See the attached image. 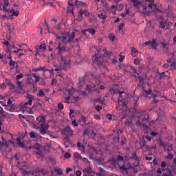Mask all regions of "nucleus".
<instances>
[{
  "mask_svg": "<svg viewBox=\"0 0 176 176\" xmlns=\"http://www.w3.org/2000/svg\"><path fill=\"white\" fill-rule=\"evenodd\" d=\"M37 122L34 124L35 127L36 129H40V133L41 135H45V134H47L48 135H50V131H49V124H46L45 116H39L36 118Z\"/></svg>",
  "mask_w": 176,
  "mask_h": 176,
  "instance_id": "nucleus-1",
  "label": "nucleus"
},
{
  "mask_svg": "<svg viewBox=\"0 0 176 176\" xmlns=\"http://www.w3.org/2000/svg\"><path fill=\"white\" fill-rule=\"evenodd\" d=\"M133 115H135V113H140L141 115H142V116H144L142 118H141V116H138L139 120L137 122V123L138 124H140V126H142V127L143 128V130H144L146 133L149 131V126L145 124V122L149 120V115H148V113L144 111L137 110V109L135 108L133 109Z\"/></svg>",
  "mask_w": 176,
  "mask_h": 176,
  "instance_id": "nucleus-2",
  "label": "nucleus"
},
{
  "mask_svg": "<svg viewBox=\"0 0 176 176\" xmlns=\"http://www.w3.org/2000/svg\"><path fill=\"white\" fill-rule=\"evenodd\" d=\"M148 90H144L145 96L149 98H156V97H159V96H160V91H159L156 88L152 90V88H151V84L148 83Z\"/></svg>",
  "mask_w": 176,
  "mask_h": 176,
  "instance_id": "nucleus-3",
  "label": "nucleus"
},
{
  "mask_svg": "<svg viewBox=\"0 0 176 176\" xmlns=\"http://www.w3.org/2000/svg\"><path fill=\"white\" fill-rule=\"evenodd\" d=\"M85 79L86 82H88L91 85H97L98 82V78L94 75V73L91 72L86 73L85 74Z\"/></svg>",
  "mask_w": 176,
  "mask_h": 176,
  "instance_id": "nucleus-4",
  "label": "nucleus"
},
{
  "mask_svg": "<svg viewBox=\"0 0 176 176\" xmlns=\"http://www.w3.org/2000/svg\"><path fill=\"white\" fill-rule=\"evenodd\" d=\"M58 50V55L63 56V53H65V52H69V48L67 46H63L61 45V43H59L58 47H56Z\"/></svg>",
  "mask_w": 176,
  "mask_h": 176,
  "instance_id": "nucleus-5",
  "label": "nucleus"
},
{
  "mask_svg": "<svg viewBox=\"0 0 176 176\" xmlns=\"http://www.w3.org/2000/svg\"><path fill=\"white\" fill-rule=\"evenodd\" d=\"M97 87V84H89V85H87V91L91 92V93H92V91H100L98 88L95 89V87Z\"/></svg>",
  "mask_w": 176,
  "mask_h": 176,
  "instance_id": "nucleus-6",
  "label": "nucleus"
},
{
  "mask_svg": "<svg viewBox=\"0 0 176 176\" xmlns=\"http://www.w3.org/2000/svg\"><path fill=\"white\" fill-rule=\"evenodd\" d=\"M123 160H124V157L120 155H118L117 157L111 159V162L115 164H119V163H120V162H123Z\"/></svg>",
  "mask_w": 176,
  "mask_h": 176,
  "instance_id": "nucleus-7",
  "label": "nucleus"
},
{
  "mask_svg": "<svg viewBox=\"0 0 176 176\" xmlns=\"http://www.w3.org/2000/svg\"><path fill=\"white\" fill-rule=\"evenodd\" d=\"M61 64H63L65 67L69 65V64H71V59L69 58V56L61 57Z\"/></svg>",
  "mask_w": 176,
  "mask_h": 176,
  "instance_id": "nucleus-8",
  "label": "nucleus"
},
{
  "mask_svg": "<svg viewBox=\"0 0 176 176\" xmlns=\"http://www.w3.org/2000/svg\"><path fill=\"white\" fill-rule=\"evenodd\" d=\"M126 72H130V71H131L132 74H135L138 75V76H140V74H138V72H137V69L133 67L131 65H126Z\"/></svg>",
  "mask_w": 176,
  "mask_h": 176,
  "instance_id": "nucleus-9",
  "label": "nucleus"
},
{
  "mask_svg": "<svg viewBox=\"0 0 176 176\" xmlns=\"http://www.w3.org/2000/svg\"><path fill=\"white\" fill-rule=\"evenodd\" d=\"M63 133L65 134L66 137L72 136L74 135V131L69 126H66L63 130Z\"/></svg>",
  "mask_w": 176,
  "mask_h": 176,
  "instance_id": "nucleus-10",
  "label": "nucleus"
},
{
  "mask_svg": "<svg viewBox=\"0 0 176 176\" xmlns=\"http://www.w3.org/2000/svg\"><path fill=\"white\" fill-rule=\"evenodd\" d=\"M83 14H85V16H86V17H90V12H89L88 10H82L80 9L78 12V16H80V17H82Z\"/></svg>",
  "mask_w": 176,
  "mask_h": 176,
  "instance_id": "nucleus-11",
  "label": "nucleus"
},
{
  "mask_svg": "<svg viewBox=\"0 0 176 176\" xmlns=\"http://www.w3.org/2000/svg\"><path fill=\"white\" fill-rule=\"evenodd\" d=\"M119 89L118 85H113L109 89V91L111 94H116V93L118 94V91H119L118 89Z\"/></svg>",
  "mask_w": 176,
  "mask_h": 176,
  "instance_id": "nucleus-12",
  "label": "nucleus"
},
{
  "mask_svg": "<svg viewBox=\"0 0 176 176\" xmlns=\"http://www.w3.org/2000/svg\"><path fill=\"white\" fill-rule=\"evenodd\" d=\"M76 35V32H72V34H69V33H67V36L69 37V38L67 39V42H69V43H71V42H74V39H75Z\"/></svg>",
  "mask_w": 176,
  "mask_h": 176,
  "instance_id": "nucleus-13",
  "label": "nucleus"
},
{
  "mask_svg": "<svg viewBox=\"0 0 176 176\" xmlns=\"http://www.w3.org/2000/svg\"><path fill=\"white\" fill-rule=\"evenodd\" d=\"M73 0H69L68 1V5H69V11L70 13H72L74 14V10L75 9V5L74 4Z\"/></svg>",
  "mask_w": 176,
  "mask_h": 176,
  "instance_id": "nucleus-14",
  "label": "nucleus"
},
{
  "mask_svg": "<svg viewBox=\"0 0 176 176\" xmlns=\"http://www.w3.org/2000/svg\"><path fill=\"white\" fill-rule=\"evenodd\" d=\"M4 113L5 112L0 113V133H2V122H3V119H6V116Z\"/></svg>",
  "mask_w": 176,
  "mask_h": 176,
  "instance_id": "nucleus-15",
  "label": "nucleus"
},
{
  "mask_svg": "<svg viewBox=\"0 0 176 176\" xmlns=\"http://www.w3.org/2000/svg\"><path fill=\"white\" fill-rule=\"evenodd\" d=\"M165 152H167L168 153H170L171 151H173V144L168 143L165 145V147L164 148Z\"/></svg>",
  "mask_w": 176,
  "mask_h": 176,
  "instance_id": "nucleus-16",
  "label": "nucleus"
},
{
  "mask_svg": "<svg viewBox=\"0 0 176 176\" xmlns=\"http://www.w3.org/2000/svg\"><path fill=\"white\" fill-rule=\"evenodd\" d=\"M98 17L101 19L102 20H107L108 15L105 12H100L98 14Z\"/></svg>",
  "mask_w": 176,
  "mask_h": 176,
  "instance_id": "nucleus-17",
  "label": "nucleus"
},
{
  "mask_svg": "<svg viewBox=\"0 0 176 176\" xmlns=\"http://www.w3.org/2000/svg\"><path fill=\"white\" fill-rule=\"evenodd\" d=\"M130 159L131 160H135V162L138 163V164L140 163V158L138 157V156H137V154L135 153L131 154Z\"/></svg>",
  "mask_w": 176,
  "mask_h": 176,
  "instance_id": "nucleus-18",
  "label": "nucleus"
},
{
  "mask_svg": "<svg viewBox=\"0 0 176 176\" xmlns=\"http://www.w3.org/2000/svg\"><path fill=\"white\" fill-rule=\"evenodd\" d=\"M85 82H86V79L84 77H80L78 78V86L80 87H83V85H85Z\"/></svg>",
  "mask_w": 176,
  "mask_h": 176,
  "instance_id": "nucleus-19",
  "label": "nucleus"
},
{
  "mask_svg": "<svg viewBox=\"0 0 176 176\" xmlns=\"http://www.w3.org/2000/svg\"><path fill=\"white\" fill-rule=\"evenodd\" d=\"M118 94H119V100H124V96H126V92L124 91H118Z\"/></svg>",
  "mask_w": 176,
  "mask_h": 176,
  "instance_id": "nucleus-20",
  "label": "nucleus"
},
{
  "mask_svg": "<svg viewBox=\"0 0 176 176\" xmlns=\"http://www.w3.org/2000/svg\"><path fill=\"white\" fill-rule=\"evenodd\" d=\"M41 107V103L38 102L36 104H34L32 107L30 109L29 113H32V109H38Z\"/></svg>",
  "mask_w": 176,
  "mask_h": 176,
  "instance_id": "nucleus-21",
  "label": "nucleus"
},
{
  "mask_svg": "<svg viewBox=\"0 0 176 176\" xmlns=\"http://www.w3.org/2000/svg\"><path fill=\"white\" fill-rule=\"evenodd\" d=\"M65 139L66 140L64 143L65 148H69L71 146V142L69 140V138H68V136H66Z\"/></svg>",
  "mask_w": 176,
  "mask_h": 176,
  "instance_id": "nucleus-22",
  "label": "nucleus"
},
{
  "mask_svg": "<svg viewBox=\"0 0 176 176\" xmlns=\"http://www.w3.org/2000/svg\"><path fill=\"white\" fill-rule=\"evenodd\" d=\"M80 122H82L84 126H85V124H89V123H87V118L83 115L80 116Z\"/></svg>",
  "mask_w": 176,
  "mask_h": 176,
  "instance_id": "nucleus-23",
  "label": "nucleus"
},
{
  "mask_svg": "<svg viewBox=\"0 0 176 176\" xmlns=\"http://www.w3.org/2000/svg\"><path fill=\"white\" fill-rule=\"evenodd\" d=\"M30 148L32 149H35L36 151H39L41 150V148H42V146L38 143H36L33 146H30Z\"/></svg>",
  "mask_w": 176,
  "mask_h": 176,
  "instance_id": "nucleus-24",
  "label": "nucleus"
},
{
  "mask_svg": "<svg viewBox=\"0 0 176 176\" xmlns=\"http://www.w3.org/2000/svg\"><path fill=\"white\" fill-rule=\"evenodd\" d=\"M94 61H96V63H98V65H99V67L104 64V60H101V57H95Z\"/></svg>",
  "mask_w": 176,
  "mask_h": 176,
  "instance_id": "nucleus-25",
  "label": "nucleus"
},
{
  "mask_svg": "<svg viewBox=\"0 0 176 176\" xmlns=\"http://www.w3.org/2000/svg\"><path fill=\"white\" fill-rule=\"evenodd\" d=\"M16 142H17L19 146H20V148H24V146H25V144H24V142H21V139L20 138H16Z\"/></svg>",
  "mask_w": 176,
  "mask_h": 176,
  "instance_id": "nucleus-26",
  "label": "nucleus"
},
{
  "mask_svg": "<svg viewBox=\"0 0 176 176\" xmlns=\"http://www.w3.org/2000/svg\"><path fill=\"white\" fill-rule=\"evenodd\" d=\"M140 148H146V149H149V146H146V140H143L140 142Z\"/></svg>",
  "mask_w": 176,
  "mask_h": 176,
  "instance_id": "nucleus-27",
  "label": "nucleus"
},
{
  "mask_svg": "<svg viewBox=\"0 0 176 176\" xmlns=\"http://www.w3.org/2000/svg\"><path fill=\"white\" fill-rule=\"evenodd\" d=\"M77 146L79 151H81V152H85V144H82L81 142H78Z\"/></svg>",
  "mask_w": 176,
  "mask_h": 176,
  "instance_id": "nucleus-28",
  "label": "nucleus"
},
{
  "mask_svg": "<svg viewBox=\"0 0 176 176\" xmlns=\"http://www.w3.org/2000/svg\"><path fill=\"white\" fill-rule=\"evenodd\" d=\"M75 6H77V8H78V6H86V3L78 0H75Z\"/></svg>",
  "mask_w": 176,
  "mask_h": 176,
  "instance_id": "nucleus-29",
  "label": "nucleus"
},
{
  "mask_svg": "<svg viewBox=\"0 0 176 176\" xmlns=\"http://www.w3.org/2000/svg\"><path fill=\"white\" fill-rule=\"evenodd\" d=\"M10 13H12V16H16L17 17V16H19V14H20V12H19V10H16L14 8H12L10 11Z\"/></svg>",
  "mask_w": 176,
  "mask_h": 176,
  "instance_id": "nucleus-30",
  "label": "nucleus"
},
{
  "mask_svg": "<svg viewBox=\"0 0 176 176\" xmlns=\"http://www.w3.org/2000/svg\"><path fill=\"white\" fill-rule=\"evenodd\" d=\"M131 56L132 57H137L138 56V50L135 48H132L131 49Z\"/></svg>",
  "mask_w": 176,
  "mask_h": 176,
  "instance_id": "nucleus-31",
  "label": "nucleus"
},
{
  "mask_svg": "<svg viewBox=\"0 0 176 176\" xmlns=\"http://www.w3.org/2000/svg\"><path fill=\"white\" fill-rule=\"evenodd\" d=\"M102 52H104V57H111V56H112V52L107 50H102Z\"/></svg>",
  "mask_w": 176,
  "mask_h": 176,
  "instance_id": "nucleus-32",
  "label": "nucleus"
},
{
  "mask_svg": "<svg viewBox=\"0 0 176 176\" xmlns=\"http://www.w3.org/2000/svg\"><path fill=\"white\" fill-rule=\"evenodd\" d=\"M159 45L157 44V42H156V40L155 39H152V41H151V47H153V49H157V46Z\"/></svg>",
  "mask_w": 176,
  "mask_h": 176,
  "instance_id": "nucleus-33",
  "label": "nucleus"
},
{
  "mask_svg": "<svg viewBox=\"0 0 176 176\" xmlns=\"http://www.w3.org/2000/svg\"><path fill=\"white\" fill-rule=\"evenodd\" d=\"M32 100H28V101L25 102L23 105H22V108H27V105H32Z\"/></svg>",
  "mask_w": 176,
  "mask_h": 176,
  "instance_id": "nucleus-34",
  "label": "nucleus"
},
{
  "mask_svg": "<svg viewBox=\"0 0 176 176\" xmlns=\"http://www.w3.org/2000/svg\"><path fill=\"white\" fill-rule=\"evenodd\" d=\"M83 173L90 175V174H93V173H94V171L91 170V168L89 167V168L84 169Z\"/></svg>",
  "mask_w": 176,
  "mask_h": 176,
  "instance_id": "nucleus-35",
  "label": "nucleus"
},
{
  "mask_svg": "<svg viewBox=\"0 0 176 176\" xmlns=\"http://www.w3.org/2000/svg\"><path fill=\"white\" fill-rule=\"evenodd\" d=\"M99 170H100V171L96 173V175H97L98 176H104V175H105V173H104V168L100 167V168H99Z\"/></svg>",
  "mask_w": 176,
  "mask_h": 176,
  "instance_id": "nucleus-36",
  "label": "nucleus"
},
{
  "mask_svg": "<svg viewBox=\"0 0 176 176\" xmlns=\"http://www.w3.org/2000/svg\"><path fill=\"white\" fill-rule=\"evenodd\" d=\"M35 154L39 156L40 157H45V154L43 153L41 150H37V151L35 152Z\"/></svg>",
  "mask_w": 176,
  "mask_h": 176,
  "instance_id": "nucleus-37",
  "label": "nucleus"
},
{
  "mask_svg": "<svg viewBox=\"0 0 176 176\" xmlns=\"http://www.w3.org/2000/svg\"><path fill=\"white\" fill-rule=\"evenodd\" d=\"M25 97V98H28V100H35V96H34L32 94H30V93H27Z\"/></svg>",
  "mask_w": 176,
  "mask_h": 176,
  "instance_id": "nucleus-38",
  "label": "nucleus"
},
{
  "mask_svg": "<svg viewBox=\"0 0 176 176\" xmlns=\"http://www.w3.org/2000/svg\"><path fill=\"white\" fill-rule=\"evenodd\" d=\"M87 32H89L91 35H94L96 34V30L94 28H88L87 29Z\"/></svg>",
  "mask_w": 176,
  "mask_h": 176,
  "instance_id": "nucleus-39",
  "label": "nucleus"
},
{
  "mask_svg": "<svg viewBox=\"0 0 176 176\" xmlns=\"http://www.w3.org/2000/svg\"><path fill=\"white\" fill-rule=\"evenodd\" d=\"M160 28H162V30H164L166 28V22L161 21H160Z\"/></svg>",
  "mask_w": 176,
  "mask_h": 176,
  "instance_id": "nucleus-40",
  "label": "nucleus"
},
{
  "mask_svg": "<svg viewBox=\"0 0 176 176\" xmlns=\"http://www.w3.org/2000/svg\"><path fill=\"white\" fill-rule=\"evenodd\" d=\"M133 3V6H135V8H139L140 5H141V1H132Z\"/></svg>",
  "mask_w": 176,
  "mask_h": 176,
  "instance_id": "nucleus-41",
  "label": "nucleus"
},
{
  "mask_svg": "<svg viewBox=\"0 0 176 176\" xmlns=\"http://www.w3.org/2000/svg\"><path fill=\"white\" fill-rule=\"evenodd\" d=\"M62 42L63 43H65V45H67V43H69L68 41V39L67 38V36H62Z\"/></svg>",
  "mask_w": 176,
  "mask_h": 176,
  "instance_id": "nucleus-42",
  "label": "nucleus"
},
{
  "mask_svg": "<svg viewBox=\"0 0 176 176\" xmlns=\"http://www.w3.org/2000/svg\"><path fill=\"white\" fill-rule=\"evenodd\" d=\"M74 156L76 159L78 160H82V155L80 153H74Z\"/></svg>",
  "mask_w": 176,
  "mask_h": 176,
  "instance_id": "nucleus-43",
  "label": "nucleus"
},
{
  "mask_svg": "<svg viewBox=\"0 0 176 176\" xmlns=\"http://www.w3.org/2000/svg\"><path fill=\"white\" fill-rule=\"evenodd\" d=\"M16 85H18V89H19V90H23V82L19 80H16Z\"/></svg>",
  "mask_w": 176,
  "mask_h": 176,
  "instance_id": "nucleus-44",
  "label": "nucleus"
},
{
  "mask_svg": "<svg viewBox=\"0 0 176 176\" xmlns=\"http://www.w3.org/2000/svg\"><path fill=\"white\" fill-rule=\"evenodd\" d=\"M94 102L96 103V102H99V104H101L102 105H104V100L100 99V98H98V99H94Z\"/></svg>",
  "mask_w": 176,
  "mask_h": 176,
  "instance_id": "nucleus-45",
  "label": "nucleus"
},
{
  "mask_svg": "<svg viewBox=\"0 0 176 176\" xmlns=\"http://www.w3.org/2000/svg\"><path fill=\"white\" fill-rule=\"evenodd\" d=\"M0 10H3V12H8V13H10V10L6 9V6H0Z\"/></svg>",
  "mask_w": 176,
  "mask_h": 176,
  "instance_id": "nucleus-46",
  "label": "nucleus"
},
{
  "mask_svg": "<svg viewBox=\"0 0 176 176\" xmlns=\"http://www.w3.org/2000/svg\"><path fill=\"white\" fill-rule=\"evenodd\" d=\"M83 135H90V128H87L84 131Z\"/></svg>",
  "mask_w": 176,
  "mask_h": 176,
  "instance_id": "nucleus-47",
  "label": "nucleus"
},
{
  "mask_svg": "<svg viewBox=\"0 0 176 176\" xmlns=\"http://www.w3.org/2000/svg\"><path fill=\"white\" fill-rule=\"evenodd\" d=\"M38 84L41 86H46V82H45V79H43V78H40V81H39Z\"/></svg>",
  "mask_w": 176,
  "mask_h": 176,
  "instance_id": "nucleus-48",
  "label": "nucleus"
},
{
  "mask_svg": "<svg viewBox=\"0 0 176 176\" xmlns=\"http://www.w3.org/2000/svg\"><path fill=\"white\" fill-rule=\"evenodd\" d=\"M30 138H36L38 137V134L35 132H30Z\"/></svg>",
  "mask_w": 176,
  "mask_h": 176,
  "instance_id": "nucleus-49",
  "label": "nucleus"
},
{
  "mask_svg": "<svg viewBox=\"0 0 176 176\" xmlns=\"http://www.w3.org/2000/svg\"><path fill=\"white\" fill-rule=\"evenodd\" d=\"M127 144V139L126 138H121V145H126Z\"/></svg>",
  "mask_w": 176,
  "mask_h": 176,
  "instance_id": "nucleus-50",
  "label": "nucleus"
},
{
  "mask_svg": "<svg viewBox=\"0 0 176 176\" xmlns=\"http://www.w3.org/2000/svg\"><path fill=\"white\" fill-rule=\"evenodd\" d=\"M40 50H43V52H45L46 50V44H41L39 45Z\"/></svg>",
  "mask_w": 176,
  "mask_h": 176,
  "instance_id": "nucleus-51",
  "label": "nucleus"
},
{
  "mask_svg": "<svg viewBox=\"0 0 176 176\" xmlns=\"http://www.w3.org/2000/svg\"><path fill=\"white\" fill-rule=\"evenodd\" d=\"M109 39L110 41H111V42H113V41H115V39H116V38L115 37V34H110L109 35Z\"/></svg>",
  "mask_w": 176,
  "mask_h": 176,
  "instance_id": "nucleus-52",
  "label": "nucleus"
},
{
  "mask_svg": "<svg viewBox=\"0 0 176 176\" xmlns=\"http://www.w3.org/2000/svg\"><path fill=\"white\" fill-rule=\"evenodd\" d=\"M133 63L135 65H140V64H141V60L140 58H135Z\"/></svg>",
  "mask_w": 176,
  "mask_h": 176,
  "instance_id": "nucleus-53",
  "label": "nucleus"
},
{
  "mask_svg": "<svg viewBox=\"0 0 176 176\" xmlns=\"http://www.w3.org/2000/svg\"><path fill=\"white\" fill-rule=\"evenodd\" d=\"M38 97H44L45 96V92L43 91V89H40L38 91Z\"/></svg>",
  "mask_w": 176,
  "mask_h": 176,
  "instance_id": "nucleus-54",
  "label": "nucleus"
},
{
  "mask_svg": "<svg viewBox=\"0 0 176 176\" xmlns=\"http://www.w3.org/2000/svg\"><path fill=\"white\" fill-rule=\"evenodd\" d=\"M69 111H70V113H69V118H75V116L73 115V113H75V111H74V109H70Z\"/></svg>",
  "mask_w": 176,
  "mask_h": 176,
  "instance_id": "nucleus-55",
  "label": "nucleus"
},
{
  "mask_svg": "<svg viewBox=\"0 0 176 176\" xmlns=\"http://www.w3.org/2000/svg\"><path fill=\"white\" fill-rule=\"evenodd\" d=\"M168 175L173 176V170H171V168H169L168 166L166 168Z\"/></svg>",
  "mask_w": 176,
  "mask_h": 176,
  "instance_id": "nucleus-56",
  "label": "nucleus"
},
{
  "mask_svg": "<svg viewBox=\"0 0 176 176\" xmlns=\"http://www.w3.org/2000/svg\"><path fill=\"white\" fill-rule=\"evenodd\" d=\"M158 144L160 146H163V148H166V144L164 143V142L162 141L161 139L158 141Z\"/></svg>",
  "mask_w": 176,
  "mask_h": 176,
  "instance_id": "nucleus-57",
  "label": "nucleus"
},
{
  "mask_svg": "<svg viewBox=\"0 0 176 176\" xmlns=\"http://www.w3.org/2000/svg\"><path fill=\"white\" fill-rule=\"evenodd\" d=\"M22 78H24V75L23 74H20L16 76V81L19 80V79H22Z\"/></svg>",
  "mask_w": 176,
  "mask_h": 176,
  "instance_id": "nucleus-58",
  "label": "nucleus"
},
{
  "mask_svg": "<svg viewBox=\"0 0 176 176\" xmlns=\"http://www.w3.org/2000/svg\"><path fill=\"white\" fill-rule=\"evenodd\" d=\"M2 140L3 141V142H1L2 145L3 146L4 145V146H6V147L9 146V142H8V141L6 140H4L3 138H2Z\"/></svg>",
  "mask_w": 176,
  "mask_h": 176,
  "instance_id": "nucleus-59",
  "label": "nucleus"
},
{
  "mask_svg": "<svg viewBox=\"0 0 176 176\" xmlns=\"http://www.w3.org/2000/svg\"><path fill=\"white\" fill-rule=\"evenodd\" d=\"M9 65H10V67H15L16 62L13 60H11L9 61Z\"/></svg>",
  "mask_w": 176,
  "mask_h": 176,
  "instance_id": "nucleus-60",
  "label": "nucleus"
},
{
  "mask_svg": "<svg viewBox=\"0 0 176 176\" xmlns=\"http://www.w3.org/2000/svg\"><path fill=\"white\" fill-rule=\"evenodd\" d=\"M173 158H174V155L168 153L167 155V159H168L169 160H173Z\"/></svg>",
  "mask_w": 176,
  "mask_h": 176,
  "instance_id": "nucleus-61",
  "label": "nucleus"
},
{
  "mask_svg": "<svg viewBox=\"0 0 176 176\" xmlns=\"http://www.w3.org/2000/svg\"><path fill=\"white\" fill-rule=\"evenodd\" d=\"M72 124H73L74 127H78V126H79V124L76 122V120H74L72 122Z\"/></svg>",
  "mask_w": 176,
  "mask_h": 176,
  "instance_id": "nucleus-62",
  "label": "nucleus"
},
{
  "mask_svg": "<svg viewBox=\"0 0 176 176\" xmlns=\"http://www.w3.org/2000/svg\"><path fill=\"white\" fill-rule=\"evenodd\" d=\"M170 169L172 170V171L173 173H176V165H175L174 164H173L171 166H170Z\"/></svg>",
  "mask_w": 176,
  "mask_h": 176,
  "instance_id": "nucleus-63",
  "label": "nucleus"
},
{
  "mask_svg": "<svg viewBox=\"0 0 176 176\" xmlns=\"http://www.w3.org/2000/svg\"><path fill=\"white\" fill-rule=\"evenodd\" d=\"M54 28H55V30H60V28H61V23H58L57 25H55L54 26Z\"/></svg>",
  "mask_w": 176,
  "mask_h": 176,
  "instance_id": "nucleus-64",
  "label": "nucleus"
}]
</instances>
